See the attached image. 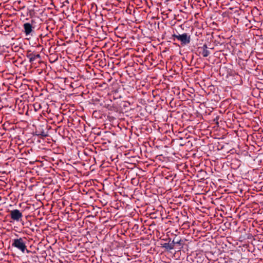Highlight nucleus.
Wrapping results in <instances>:
<instances>
[{"mask_svg": "<svg viewBox=\"0 0 263 263\" xmlns=\"http://www.w3.org/2000/svg\"><path fill=\"white\" fill-rule=\"evenodd\" d=\"M199 53L204 57H207L210 54V52L208 50V47L206 44H204L202 47L198 48Z\"/></svg>", "mask_w": 263, "mask_h": 263, "instance_id": "5", "label": "nucleus"}, {"mask_svg": "<svg viewBox=\"0 0 263 263\" xmlns=\"http://www.w3.org/2000/svg\"><path fill=\"white\" fill-rule=\"evenodd\" d=\"M43 135H44V136H46V135H44V134H42V136H43Z\"/></svg>", "mask_w": 263, "mask_h": 263, "instance_id": "11", "label": "nucleus"}, {"mask_svg": "<svg viewBox=\"0 0 263 263\" xmlns=\"http://www.w3.org/2000/svg\"><path fill=\"white\" fill-rule=\"evenodd\" d=\"M27 57L29 59L30 62H32L36 59L34 56V54H30L29 55H27Z\"/></svg>", "mask_w": 263, "mask_h": 263, "instance_id": "7", "label": "nucleus"}, {"mask_svg": "<svg viewBox=\"0 0 263 263\" xmlns=\"http://www.w3.org/2000/svg\"><path fill=\"white\" fill-rule=\"evenodd\" d=\"M43 135H44V136H46V135H44V134H42V136H43Z\"/></svg>", "mask_w": 263, "mask_h": 263, "instance_id": "10", "label": "nucleus"}, {"mask_svg": "<svg viewBox=\"0 0 263 263\" xmlns=\"http://www.w3.org/2000/svg\"><path fill=\"white\" fill-rule=\"evenodd\" d=\"M12 246L20 250L23 253H24L25 250H27L26 243L22 238L14 239Z\"/></svg>", "mask_w": 263, "mask_h": 263, "instance_id": "1", "label": "nucleus"}, {"mask_svg": "<svg viewBox=\"0 0 263 263\" xmlns=\"http://www.w3.org/2000/svg\"><path fill=\"white\" fill-rule=\"evenodd\" d=\"M175 242L173 240L171 243H165L163 247L168 250H172L174 248Z\"/></svg>", "mask_w": 263, "mask_h": 263, "instance_id": "6", "label": "nucleus"}, {"mask_svg": "<svg viewBox=\"0 0 263 263\" xmlns=\"http://www.w3.org/2000/svg\"><path fill=\"white\" fill-rule=\"evenodd\" d=\"M175 243H178V244H179L180 243V241H177L176 242H175Z\"/></svg>", "mask_w": 263, "mask_h": 263, "instance_id": "9", "label": "nucleus"}, {"mask_svg": "<svg viewBox=\"0 0 263 263\" xmlns=\"http://www.w3.org/2000/svg\"><path fill=\"white\" fill-rule=\"evenodd\" d=\"M43 135H44V136H46V135H44V134H42V136H43Z\"/></svg>", "mask_w": 263, "mask_h": 263, "instance_id": "12", "label": "nucleus"}, {"mask_svg": "<svg viewBox=\"0 0 263 263\" xmlns=\"http://www.w3.org/2000/svg\"><path fill=\"white\" fill-rule=\"evenodd\" d=\"M10 215L11 218L16 221H20L23 217L22 213L17 209L10 211Z\"/></svg>", "mask_w": 263, "mask_h": 263, "instance_id": "3", "label": "nucleus"}, {"mask_svg": "<svg viewBox=\"0 0 263 263\" xmlns=\"http://www.w3.org/2000/svg\"><path fill=\"white\" fill-rule=\"evenodd\" d=\"M173 36L180 41L182 45H185L191 42V36L187 33H184L182 34H173Z\"/></svg>", "mask_w": 263, "mask_h": 263, "instance_id": "2", "label": "nucleus"}, {"mask_svg": "<svg viewBox=\"0 0 263 263\" xmlns=\"http://www.w3.org/2000/svg\"><path fill=\"white\" fill-rule=\"evenodd\" d=\"M34 56L35 57V59L36 58H39L40 57V54H34Z\"/></svg>", "mask_w": 263, "mask_h": 263, "instance_id": "8", "label": "nucleus"}, {"mask_svg": "<svg viewBox=\"0 0 263 263\" xmlns=\"http://www.w3.org/2000/svg\"><path fill=\"white\" fill-rule=\"evenodd\" d=\"M23 27L24 29V33L26 36L30 35L31 32H33V27L30 23H25L23 25Z\"/></svg>", "mask_w": 263, "mask_h": 263, "instance_id": "4", "label": "nucleus"}]
</instances>
